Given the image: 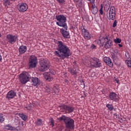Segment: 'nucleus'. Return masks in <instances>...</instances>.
<instances>
[{
  "label": "nucleus",
  "instance_id": "29",
  "mask_svg": "<svg viewBox=\"0 0 131 131\" xmlns=\"http://www.w3.org/2000/svg\"><path fill=\"white\" fill-rule=\"evenodd\" d=\"M75 3H76V6H77V8H82V7H83L82 2H81V1H80V0L79 2H75Z\"/></svg>",
  "mask_w": 131,
  "mask_h": 131
},
{
  "label": "nucleus",
  "instance_id": "43",
  "mask_svg": "<svg viewBox=\"0 0 131 131\" xmlns=\"http://www.w3.org/2000/svg\"><path fill=\"white\" fill-rule=\"evenodd\" d=\"M116 82H117V83H119V80H116Z\"/></svg>",
  "mask_w": 131,
  "mask_h": 131
},
{
  "label": "nucleus",
  "instance_id": "30",
  "mask_svg": "<svg viewBox=\"0 0 131 131\" xmlns=\"http://www.w3.org/2000/svg\"><path fill=\"white\" fill-rule=\"evenodd\" d=\"M125 63L126 64L127 67L131 68V59L126 60Z\"/></svg>",
  "mask_w": 131,
  "mask_h": 131
},
{
  "label": "nucleus",
  "instance_id": "33",
  "mask_svg": "<svg viewBox=\"0 0 131 131\" xmlns=\"http://www.w3.org/2000/svg\"><path fill=\"white\" fill-rule=\"evenodd\" d=\"M117 25V21L115 20L113 23V27L114 28L116 27Z\"/></svg>",
  "mask_w": 131,
  "mask_h": 131
},
{
  "label": "nucleus",
  "instance_id": "2",
  "mask_svg": "<svg viewBox=\"0 0 131 131\" xmlns=\"http://www.w3.org/2000/svg\"><path fill=\"white\" fill-rule=\"evenodd\" d=\"M58 119L59 121H64L67 128H69L70 129H73L74 128V120L73 119L66 117L65 115H62L58 118Z\"/></svg>",
  "mask_w": 131,
  "mask_h": 131
},
{
  "label": "nucleus",
  "instance_id": "5",
  "mask_svg": "<svg viewBox=\"0 0 131 131\" xmlns=\"http://www.w3.org/2000/svg\"><path fill=\"white\" fill-rule=\"evenodd\" d=\"M50 68V61L48 59H43L40 61L39 71L40 72H45L49 70Z\"/></svg>",
  "mask_w": 131,
  "mask_h": 131
},
{
  "label": "nucleus",
  "instance_id": "17",
  "mask_svg": "<svg viewBox=\"0 0 131 131\" xmlns=\"http://www.w3.org/2000/svg\"><path fill=\"white\" fill-rule=\"evenodd\" d=\"M32 82H33V85L34 86H38L40 84V81L37 77L32 78Z\"/></svg>",
  "mask_w": 131,
  "mask_h": 131
},
{
  "label": "nucleus",
  "instance_id": "38",
  "mask_svg": "<svg viewBox=\"0 0 131 131\" xmlns=\"http://www.w3.org/2000/svg\"><path fill=\"white\" fill-rule=\"evenodd\" d=\"M3 61V56L0 55V62H2Z\"/></svg>",
  "mask_w": 131,
  "mask_h": 131
},
{
  "label": "nucleus",
  "instance_id": "6",
  "mask_svg": "<svg viewBox=\"0 0 131 131\" xmlns=\"http://www.w3.org/2000/svg\"><path fill=\"white\" fill-rule=\"evenodd\" d=\"M107 8L106 10H109L108 12V17H107L108 20H114L115 19V16H116V14L115 13V7L114 6H111L110 7V6H107V5H105L104 6V9H106Z\"/></svg>",
  "mask_w": 131,
  "mask_h": 131
},
{
  "label": "nucleus",
  "instance_id": "11",
  "mask_svg": "<svg viewBox=\"0 0 131 131\" xmlns=\"http://www.w3.org/2000/svg\"><path fill=\"white\" fill-rule=\"evenodd\" d=\"M18 10L20 13L26 12L28 10V5L25 3H19L18 5Z\"/></svg>",
  "mask_w": 131,
  "mask_h": 131
},
{
  "label": "nucleus",
  "instance_id": "40",
  "mask_svg": "<svg viewBox=\"0 0 131 131\" xmlns=\"http://www.w3.org/2000/svg\"><path fill=\"white\" fill-rule=\"evenodd\" d=\"M80 0H74V1L75 2V3H78V2H79Z\"/></svg>",
  "mask_w": 131,
  "mask_h": 131
},
{
  "label": "nucleus",
  "instance_id": "44",
  "mask_svg": "<svg viewBox=\"0 0 131 131\" xmlns=\"http://www.w3.org/2000/svg\"><path fill=\"white\" fill-rule=\"evenodd\" d=\"M11 1H12V2H15V1L16 0H11Z\"/></svg>",
  "mask_w": 131,
  "mask_h": 131
},
{
  "label": "nucleus",
  "instance_id": "23",
  "mask_svg": "<svg viewBox=\"0 0 131 131\" xmlns=\"http://www.w3.org/2000/svg\"><path fill=\"white\" fill-rule=\"evenodd\" d=\"M69 72H70L72 74V75H76L77 74V72L76 70H75L73 68H69L68 69Z\"/></svg>",
  "mask_w": 131,
  "mask_h": 131
},
{
  "label": "nucleus",
  "instance_id": "16",
  "mask_svg": "<svg viewBox=\"0 0 131 131\" xmlns=\"http://www.w3.org/2000/svg\"><path fill=\"white\" fill-rule=\"evenodd\" d=\"M103 61L108 65L110 67H113V63H112V61L111 59H110L108 57H104L103 58Z\"/></svg>",
  "mask_w": 131,
  "mask_h": 131
},
{
  "label": "nucleus",
  "instance_id": "9",
  "mask_svg": "<svg viewBox=\"0 0 131 131\" xmlns=\"http://www.w3.org/2000/svg\"><path fill=\"white\" fill-rule=\"evenodd\" d=\"M6 38L8 42L10 43V45H14L18 40V36L13 34H7Z\"/></svg>",
  "mask_w": 131,
  "mask_h": 131
},
{
  "label": "nucleus",
  "instance_id": "28",
  "mask_svg": "<svg viewBox=\"0 0 131 131\" xmlns=\"http://www.w3.org/2000/svg\"><path fill=\"white\" fill-rule=\"evenodd\" d=\"M3 4L5 7H7V6H10L11 2H10V0H3Z\"/></svg>",
  "mask_w": 131,
  "mask_h": 131
},
{
  "label": "nucleus",
  "instance_id": "22",
  "mask_svg": "<svg viewBox=\"0 0 131 131\" xmlns=\"http://www.w3.org/2000/svg\"><path fill=\"white\" fill-rule=\"evenodd\" d=\"M92 9H91V12L92 14H93L94 15H96V14L98 13V8H97V7L94 6V5H92Z\"/></svg>",
  "mask_w": 131,
  "mask_h": 131
},
{
  "label": "nucleus",
  "instance_id": "4",
  "mask_svg": "<svg viewBox=\"0 0 131 131\" xmlns=\"http://www.w3.org/2000/svg\"><path fill=\"white\" fill-rule=\"evenodd\" d=\"M56 19L57 21L56 22L57 25L67 28V24L66 23L67 21L66 17L63 15H59L56 16Z\"/></svg>",
  "mask_w": 131,
  "mask_h": 131
},
{
  "label": "nucleus",
  "instance_id": "8",
  "mask_svg": "<svg viewBox=\"0 0 131 131\" xmlns=\"http://www.w3.org/2000/svg\"><path fill=\"white\" fill-rule=\"evenodd\" d=\"M37 57L35 55L30 56L29 62V68H35L37 65Z\"/></svg>",
  "mask_w": 131,
  "mask_h": 131
},
{
  "label": "nucleus",
  "instance_id": "27",
  "mask_svg": "<svg viewBox=\"0 0 131 131\" xmlns=\"http://www.w3.org/2000/svg\"><path fill=\"white\" fill-rule=\"evenodd\" d=\"M106 107L108 109V110H110V111H112V110H113V109H114V107L113 106V105L112 104H106Z\"/></svg>",
  "mask_w": 131,
  "mask_h": 131
},
{
  "label": "nucleus",
  "instance_id": "42",
  "mask_svg": "<svg viewBox=\"0 0 131 131\" xmlns=\"http://www.w3.org/2000/svg\"><path fill=\"white\" fill-rule=\"evenodd\" d=\"M64 81H65V82H66L67 83H68V80L65 79V80H64Z\"/></svg>",
  "mask_w": 131,
  "mask_h": 131
},
{
  "label": "nucleus",
  "instance_id": "12",
  "mask_svg": "<svg viewBox=\"0 0 131 131\" xmlns=\"http://www.w3.org/2000/svg\"><path fill=\"white\" fill-rule=\"evenodd\" d=\"M102 42L104 45L105 49H110L112 47V41L108 38V37L102 39Z\"/></svg>",
  "mask_w": 131,
  "mask_h": 131
},
{
  "label": "nucleus",
  "instance_id": "14",
  "mask_svg": "<svg viewBox=\"0 0 131 131\" xmlns=\"http://www.w3.org/2000/svg\"><path fill=\"white\" fill-rule=\"evenodd\" d=\"M108 97L111 101H113V102H118L119 101V96L115 92H111Z\"/></svg>",
  "mask_w": 131,
  "mask_h": 131
},
{
  "label": "nucleus",
  "instance_id": "7",
  "mask_svg": "<svg viewBox=\"0 0 131 131\" xmlns=\"http://www.w3.org/2000/svg\"><path fill=\"white\" fill-rule=\"evenodd\" d=\"M88 60H89L91 66L93 67L98 68L102 66V64L101 63L100 60L96 57H90L88 58Z\"/></svg>",
  "mask_w": 131,
  "mask_h": 131
},
{
  "label": "nucleus",
  "instance_id": "15",
  "mask_svg": "<svg viewBox=\"0 0 131 131\" xmlns=\"http://www.w3.org/2000/svg\"><path fill=\"white\" fill-rule=\"evenodd\" d=\"M61 108L64 109L66 113H72L74 111V107L70 106H68L67 105H63L62 106Z\"/></svg>",
  "mask_w": 131,
  "mask_h": 131
},
{
  "label": "nucleus",
  "instance_id": "13",
  "mask_svg": "<svg viewBox=\"0 0 131 131\" xmlns=\"http://www.w3.org/2000/svg\"><path fill=\"white\" fill-rule=\"evenodd\" d=\"M81 30H82V34L83 35V36L85 38V39H87V40L91 39L92 37V35H91V34L89 33L88 30L84 29V27H81Z\"/></svg>",
  "mask_w": 131,
  "mask_h": 131
},
{
  "label": "nucleus",
  "instance_id": "39",
  "mask_svg": "<svg viewBox=\"0 0 131 131\" xmlns=\"http://www.w3.org/2000/svg\"><path fill=\"white\" fill-rule=\"evenodd\" d=\"M51 125H52V126H54V121H52L51 122Z\"/></svg>",
  "mask_w": 131,
  "mask_h": 131
},
{
  "label": "nucleus",
  "instance_id": "31",
  "mask_svg": "<svg viewBox=\"0 0 131 131\" xmlns=\"http://www.w3.org/2000/svg\"><path fill=\"white\" fill-rule=\"evenodd\" d=\"M114 41L115 43H120L121 42V39L119 38H116L114 40Z\"/></svg>",
  "mask_w": 131,
  "mask_h": 131
},
{
  "label": "nucleus",
  "instance_id": "21",
  "mask_svg": "<svg viewBox=\"0 0 131 131\" xmlns=\"http://www.w3.org/2000/svg\"><path fill=\"white\" fill-rule=\"evenodd\" d=\"M47 91L48 92H49V93H55V94L59 93V89H58L56 86H54L52 90L48 89Z\"/></svg>",
  "mask_w": 131,
  "mask_h": 131
},
{
  "label": "nucleus",
  "instance_id": "36",
  "mask_svg": "<svg viewBox=\"0 0 131 131\" xmlns=\"http://www.w3.org/2000/svg\"><path fill=\"white\" fill-rule=\"evenodd\" d=\"M59 4H63L64 3V0H56Z\"/></svg>",
  "mask_w": 131,
  "mask_h": 131
},
{
  "label": "nucleus",
  "instance_id": "19",
  "mask_svg": "<svg viewBox=\"0 0 131 131\" xmlns=\"http://www.w3.org/2000/svg\"><path fill=\"white\" fill-rule=\"evenodd\" d=\"M43 76L45 79H46V80H48V81H51V80H53V76H52L51 74L49 72L44 73Z\"/></svg>",
  "mask_w": 131,
  "mask_h": 131
},
{
  "label": "nucleus",
  "instance_id": "32",
  "mask_svg": "<svg viewBox=\"0 0 131 131\" xmlns=\"http://www.w3.org/2000/svg\"><path fill=\"white\" fill-rule=\"evenodd\" d=\"M5 121V118H4V115L0 114V122H4Z\"/></svg>",
  "mask_w": 131,
  "mask_h": 131
},
{
  "label": "nucleus",
  "instance_id": "26",
  "mask_svg": "<svg viewBox=\"0 0 131 131\" xmlns=\"http://www.w3.org/2000/svg\"><path fill=\"white\" fill-rule=\"evenodd\" d=\"M19 116L23 119V120H24V121L27 120V116L26 115L23 114H19Z\"/></svg>",
  "mask_w": 131,
  "mask_h": 131
},
{
  "label": "nucleus",
  "instance_id": "10",
  "mask_svg": "<svg viewBox=\"0 0 131 131\" xmlns=\"http://www.w3.org/2000/svg\"><path fill=\"white\" fill-rule=\"evenodd\" d=\"M68 30V27L67 26V28H65V27H62L60 29V32L64 38H70V34Z\"/></svg>",
  "mask_w": 131,
  "mask_h": 131
},
{
  "label": "nucleus",
  "instance_id": "25",
  "mask_svg": "<svg viewBox=\"0 0 131 131\" xmlns=\"http://www.w3.org/2000/svg\"><path fill=\"white\" fill-rule=\"evenodd\" d=\"M35 124L38 126H40L42 124V120L41 119H38L35 122Z\"/></svg>",
  "mask_w": 131,
  "mask_h": 131
},
{
  "label": "nucleus",
  "instance_id": "18",
  "mask_svg": "<svg viewBox=\"0 0 131 131\" xmlns=\"http://www.w3.org/2000/svg\"><path fill=\"white\" fill-rule=\"evenodd\" d=\"M16 96V92L13 90H11L9 91L6 96L7 99H13V98H14Z\"/></svg>",
  "mask_w": 131,
  "mask_h": 131
},
{
  "label": "nucleus",
  "instance_id": "24",
  "mask_svg": "<svg viewBox=\"0 0 131 131\" xmlns=\"http://www.w3.org/2000/svg\"><path fill=\"white\" fill-rule=\"evenodd\" d=\"M5 129L7 130H14L15 127L11 126L10 124H7L5 126Z\"/></svg>",
  "mask_w": 131,
  "mask_h": 131
},
{
  "label": "nucleus",
  "instance_id": "34",
  "mask_svg": "<svg viewBox=\"0 0 131 131\" xmlns=\"http://www.w3.org/2000/svg\"><path fill=\"white\" fill-rule=\"evenodd\" d=\"M99 13L100 15H103V7H101L100 10H99Z\"/></svg>",
  "mask_w": 131,
  "mask_h": 131
},
{
  "label": "nucleus",
  "instance_id": "20",
  "mask_svg": "<svg viewBox=\"0 0 131 131\" xmlns=\"http://www.w3.org/2000/svg\"><path fill=\"white\" fill-rule=\"evenodd\" d=\"M18 51L19 54L22 55L26 52V51H27V47L25 46H21L19 47Z\"/></svg>",
  "mask_w": 131,
  "mask_h": 131
},
{
  "label": "nucleus",
  "instance_id": "41",
  "mask_svg": "<svg viewBox=\"0 0 131 131\" xmlns=\"http://www.w3.org/2000/svg\"><path fill=\"white\" fill-rule=\"evenodd\" d=\"M118 46H119V47L120 48H122V45H121V44H119Z\"/></svg>",
  "mask_w": 131,
  "mask_h": 131
},
{
  "label": "nucleus",
  "instance_id": "37",
  "mask_svg": "<svg viewBox=\"0 0 131 131\" xmlns=\"http://www.w3.org/2000/svg\"><path fill=\"white\" fill-rule=\"evenodd\" d=\"M62 75V77H64V78L67 77V73H63Z\"/></svg>",
  "mask_w": 131,
  "mask_h": 131
},
{
  "label": "nucleus",
  "instance_id": "35",
  "mask_svg": "<svg viewBox=\"0 0 131 131\" xmlns=\"http://www.w3.org/2000/svg\"><path fill=\"white\" fill-rule=\"evenodd\" d=\"M91 50L96 49V46H95V45H94V44H92L91 47Z\"/></svg>",
  "mask_w": 131,
  "mask_h": 131
},
{
  "label": "nucleus",
  "instance_id": "3",
  "mask_svg": "<svg viewBox=\"0 0 131 131\" xmlns=\"http://www.w3.org/2000/svg\"><path fill=\"white\" fill-rule=\"evenodd\" d=\"M19 80L21 84H26L31 79L30 75L27 72H23L19 75Z\"/></svg>",
  "mask_w": 131,
  "mask_h": 131
},
{
  "label": "nucleus",
  "instance_id": "1",
  "mask_svg": "<svg viewBox=\"0 0 131 131\" xmlns=\"http://www.w3.org/2000/svg\"><path fill=\"white\" fill-rule=\"evenodd\" d=\"M54 55L56 57L64 60L66 58H68L70 56H71L72 52L65 43L61 41H58L57 42V50L54 52Z\"/></svg>",
  "mask_w": 131,
  "mask_h": 131
}]
</instances>
